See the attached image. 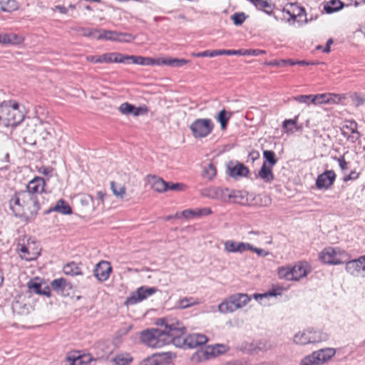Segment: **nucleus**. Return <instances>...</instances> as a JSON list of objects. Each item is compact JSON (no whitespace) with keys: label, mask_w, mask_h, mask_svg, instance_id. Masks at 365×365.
Returning <instances> with one entry per match:
<instances>
[{"label":"nucleus","mask_w":365,"mask_h":365,"mask_svg":"<svg viewBox=\"0 0 365 365\" xmlns=\"http://www.w3.org/2000/svg\"><path fill=\"white\" fill-rule=\"evenodd\" d=\"M175 319H160L158 324L164 328H151L140 331V341L150 348H161L173 343L174 344L175 333L179 331L175 327Z\"/></svg>","instance_id":"1"},{"label":"nucleus","mask_w":365,"mask_h":365,"mask_svg":"<svg viewBox=\"0 0 365 365\" xmlns=\"http://www.w3.org/2000/svg\"><path fill=\"white\" fill-rule=\"evenodd\" d=\"M10 208L16 216L33 220L40 210L38 198L29 192H16L10 200Z\"/></svg>","instance_id":"2"},{"label":"nucleus","mask_w":365,"mask_h":365,"mask_svg":"<svg viewBox=\"0 0 365 365\" xmlns=\"http://www.w3.org/2000/svg\"><path fill=\"white\" fill-rule=\"evenodd\" d=\"M24 117V107L15 100L4 101L0 104V123L4 125L16 127Z\"/></svg>","instance_id":"3"},{"label":"nucleus","mask_w":365,"mask_h":365,"mask_svg":"<svg viewBox=\"0 0 365 365\" xmlns=\"http://www.w3.org/2000/svg\"><path fill=\"white\" fill-rule=\"evenodd\" d=\"M175 327L179 330L175 333L174 345L177 347L193 349L205 344L207 341L206 336L201 334L185 335V327L176 319Z\"/></svg>","instance_id":"4"},{"label":"nucleus","mask_w":365,"mask_h":365,"mask_svg":"<svg viewBox=\"0 0 365 365\" xmlns=\"http://www.w3.org/2000/svg\"><path fill=\"white\" fill-rule=\"evenodd\" d=\"M250 300L251 297L247 294H234L225 299L218 305V310L222 314L232 313L246 306Z\"/></svg>","instance_id":"5"},{"label":"nucleus","mask_w":365,"mask_h":365,"mask_svg":"<svg viewBox=\"0 0 365 365\" xmlns=\"http://www.w3.org/2000/svg\"><path fill=\"white\" fill-rule=\"evenodd\" d=\"M53 129L46 122H43L39 118H33L27 123L24 130V138L32 134L38 135L42 140H48L52 136Z\"/></svg>","instance_id":"6"},{"label":"nucleus","mask_w":365,"mask_h":365,"mask_svg":"<svg viewBox=\"0 0 365 365\" xmlns=\"http://www.w3.org/2000/svg\"><path fill=\"white\" fill-rule=\"evenodd\" d=\"M16 250L19 253V257L26 261L34 260L40 255L35 241L26 236L19 239Z\"/></svg>","instance_id":"7"},{"label":"nucleus","mask_w":365,"mask_h":365,"mask_svg":"<svg viewBox=\"0 0 365 365\" xmlns=\"http://www.w3.org/2000/svg\"><path fill=\"white\" fill-rule=\"evenodd\" d=\"M264 50L259 49H239V50H207L199 53H192V56L195 57H215L220 55H240V56H259L264 54Z\"/></svg>","instance_id":"8"},{"label":"nucleus","mask_w":365,"mask_h":365,"mask_svg":"<svg viewBox=\"0 0 365 365\" xmlns=\"http://www.w3.org/2000/svg\"><path fill=\"white\" fill-rule=\"evenodd\" d=\"M322 262L329 264H340L349 259V255L337 248L327 247L319 255Z\"/></svg>","instance_id":"9"},{"label":"nucleus","mask_w":365,"mask_h":365,"mask_svg":"<svg viewBox=\"0 0 365 365\" xmlns=\"http://www.w3.org/2000/svg\"><path fill=\"white\" fill-rule=\"evenodd\" d=\"M214 126L210 118H197L190 124V129L194 138H203L212 132Z\"/></svg>","instance_id":"10"},{"label":"nucleus","mask_w":365,"mask_h":365,"mask_svg":"<svg viewBox=\"0 0 365 365\" xmlns=\"http://www.w3.org/2000/svg\"><path fill=\"white\" fill-rule=\"evenodd\" d=\"M225 351V346L222 344H215V346H207L204 349L197 350L192 356L193 361H206L212 357L218 356Z\"/></svg>","instance_id":"11"},{"label":"nucleus","mask_w":365,"mask_h":365,"mask_svg":"<svg viewBox=\"0 0 365 365\" xmlns=\"http://www.w3.org/2000/svg\"><path fill=\"white\" fill-rule=\"evenodd\" d=\"M96 39L119 42H130L133 39L128 34L119 33L115 31L98 29Z\"/></svg>","instance_id":"12"},{"label":"nucleus","mask_w":365,"mask_h":365,"mask_svg":"<svg viewBox=\"0 0 365 365\" xmlns=\"http://www.w3.org/2000/svg\"><path fill=\"white\" fill-rule=\"evenodd\" d=\"M157 291L158 289L155 287H140L126 299L125 304L133 305L140 302L148 297L154 294Z\"/></svg>","instance_id":"13"},{"label":"nucleus","mask_w":365,"mask_h":365,"mask_svg":"<svg viewBox=\"0 0 365 365\" xmlns=\"http://www.w3.org/2000/svg\"><path fill=\"white\" fill-rule=\"evenodd\" d=\"M346 271L354 277L365 274V255L355 259H348L345 262Z\"/></svg>","instance_id":"14"},{"label":"nucleus","mask_w":365,"mask_h":365,"mask_svg":"<svg viewBox=\"0 0 365 365\" xmlns=\"http://www.w3.org/2000/svg\"><path fill=\"white\" fill-rule=\"evenodd\" d=\"M26 285L29 292L31 293L46 297L51 296L50 287L43 279L38 277L31 279L27 282Z\"/></svg>","instance_id":"15"},{"label":"nucleus","mask_w":365,"mask_h":365,"mask_svg":"<svg viewBox=\"0 0 365 365\" xmlns=\"http://www.w3.org/2000/svg\"><path fill=\"white\" fill-rule=\"evenodd\" d=\"M46 182L43 178L36 177L30 180L26 186V190L21 191V192H29L33 197H38L44 191Z\"/></svg>","instance_id":"16"},{"label":"nucleus","mask_w":365,"mask_h":365,"mask_svg":"<svg viewBox=\"0 0 365 365\" xmlns=\"http://www.w3.org/2000/svg\"><path fill=\"white\" fill-rule=\"evenodd\" d=\"M118 58L120 60L119 63L127 64L134 63L138 65L150 66L156 63L155 61L151 58L140 56L123 55L120 53H119Z\"/></svg>","instance_id":"17"},{"label":"nucleus","mask_w":365,"mask_h":365,"mask_svg":"<svg viewBox=\"0 0 365 365\" xmlns=\"http://www.w3.org/2000/svg\"><path fill=\"white\" fill-rule=\"evenodd\" d=\"M140 365H174L171 361V353L167 352L163 354L153 355L143 361Z\"/></svg>","instance_id":"18"},{"label":"nucleus","mask_w":365,"mask_h":365,"mask_svg":"<svg viewBox=\"0 0 365 365\" xmlns=\"http://www.w3.org/2000/svg\"><path fill=\"white\" fill-rule=\"evenodd\" d=\"M119 53L118 52H112V53H106L101 56H88L86 59L89 62L95 63H119L120 60L118 58Z\"/></svg>","instance_id":"19"},{"label":"nucleus","mask_w":365,"mask_h":365,"mask_svg":"<svg viewBox=\"0 0 365 365\" xmlns=\"http://www.w3.org/2000/svg\"><path fill=\"white\" fill-rule=\"evenodd\" d=\"M341 134L352 143L356 142L360 138L355 121H349L344 125L341 128Z\"/></svg>","instance_id":"20"},{"label":"nucleus","mask_w":365,"mask_h":365,"mask_svg":"<svg viewBox=\"0 0 365 365\" xmlns=\"http://www.w3.org/2000/svg\"><path fill=\"white\" fill-rule=\"evenodd\" d=\"M335 178L336 174L334 170H327L318 176L316 181V185L319 189H328L333 185Z\"/></svg>","instance_id":"21"},{"label":"nucleus","mask_w":365,"mask_h":365,"mask_svg":"<svg viewBox=\"0 0 365 365\" xmlns=\"http://www.w3.org/2000/svg\"><path fill=\"white\" fill-rule=\"evenodd\" d=\"M111 270L112 268L108 262L101 261L96 264L94 274L99 281L104 282L109 277Z\"/></svg>","instance_id":"22"},{"label":"nucleus","mask_w":365,"mask_h":365,"mask_svg":"<svg viewBox=\"0 0 365 365\" xmlns=\"http://www.w3.org/2000/svg\"><path fill=\"white\" fill-rule=\"evenodd\" d=\"M310 272V268L307 262H300L292 266V281H298L305 277Z\"/></svg>","instance_id":"23"},{"label":"nucleus","mask_w":365,"mask_h":365,"mask_svg":"<svg viewBox=\"0 0 365 365\" xmlns=\"http://www.w3.org/2000/svg\"><path fill=\"white\" fill-rule=\"evenodd\" d=\"M67 360L70 365H94L96 361V359L90 354L69 355L67 356Z\"/></svg>","instance_id":"24"},{"label":"nucleus","mask_w":365,"mask_h":365,"mask_svg":"<svg viewBox=\"0 0 365 365\" xmlns=\"http://www.w3.org/2000/svg\"><path fill=\"white\" fill-rule=\"evenodd\" d=\"M148 182L152 189L158 192H163L168 190L169 182L155 175H148Z\"/></svg>","instance_id":"25"},{"label":"nucleus","mask_w":365,"mask_h":365,"mask_svg":"<svg viewBox=\"0 0 365 365\" xmlns=\"http://www.w3.org/2000/svg\"><path fill=\"white\" fill-rule=\"evenodd\" d=\"M335 353L336 351L334 349L326 348L314 351L312 354H314L317 364L321 365L334 356Z\"/></svg>","instance_id":"26"},{"label":"nucleus","mask_w":365,"mask_h":365,"mask_svg":"<svg viewBox=\"0 0 365 365\" xmlns=\"http://www.w3.org/2000/svg\"><path fill=\"white\" fill-rule=\"evenodd\" d=\"M118 110L123 115H133L134 116H138L146 112L145 108H143L142 107H135V106L128 103H122L119 106Z\"/></svg>","instance_id":"27"},{"label":"nucleus","mask_w":365,"mask_h":365,"mask_svg":"<svg viewBox=\"0 0 365 365\" xmlns=\"http://www.w3.org/2000/svg\"><path fill=\"white\" fill-rule=\"evenodd\" d=\"M51 212H57L62 215H71L72 209L64 200L60 199L53 207L49 208L46 212L50 213Z\"/></svg>","instance_id":"28"},{"label":"nucleus","mask_w":365,"mask_h":365,"mask_svg":"<svg viewBox=\"0 0 365 365\" xmlns=\"http://www.w3.org/2000/svg\"><path fill=\"white\" fill-rule=\"evenodd\" d=\"M258 176L265 182H271L274 179L272 167L267 166V163L264 162L262 166L258 172Z\"/></svg>","instance_id":"29"},{"label":"nucleus","mask_w":365,"mask_h":365,"mask_svg":"<svg viewBox=\"0 0 365 365\" xmlns=\"http://www.w3.org/2000/svg\"><path fill=\"white\" fill-rule=\"evenodd\" d=\"M189 61L183 58H160L156 61V63L158 65L163 64L170 66L171 67H181L187 64Z\"/></svg>","instance_id":"30"},{"label":"nucleus","mask_w":365,"mask_h":365,"mask_svg":"<svg viewBox=\"0 0 365 365\" xmlns=\"http://www.w3.org/2000/svg\"><path fill=\"white\" fill-rule=\"evenodd\" d=\"M248 173V168L242 164L236 165L232 168L229 167V175L231 177H245Z\"/></svg>","instance_id":"31"},{"label":"nucleus","mask_w":365,"mask_h":365,"mask_svg":"<svg viewBox=\"0 0 365 365\" xmlns=\"http://www.w3.org/2000/svg\"><path fill=\"white\" fill-rule=\"evenodd\" d=\"M133 359L129 353L123 352L116 354L112 359L115 365H129Z\"/></svg>","instance_id":"32"},{"label":"nucleus","mask_w":365,"mask_h":365,"mask_svg":"<svg viewBox=\"0 0 365 365\" xmlns=\"http://www.w3.org/2000/svg\"><path fill=\"white\" fill-rule=\"evenodd\" d=\"M333 97L337 98V95L331 93H323L318 95H312V103L314 105L329 103L331 101H334Z\"/></svg>","instance_id":"33"},{"label":"nucleus","mask_w":365,"mask_h":365,"mask_svg":"<svg viewBox=\"0 0 365 365\" xmlns=\"http://www.w3.org/2000/svg\"><path fill=\"white\" fill-rule=\"evenodd\" d=\"M309 335L310 334L309 333L308 329L299 331L294 336V342L300 345L311 344Z\"/></svg>","instance_id":"34"},{"label":"nucleus","mask_w":365,"mask_h":365,"mask_svg":"<svg viewBox=\"0 0 365 365\" xmlns=\"http://www.w3.org/2000/svg\"><path fill=\"white\" fill-rule=\"evenodd\" d=\"M52 289L57 292H62L66 288H71V284L64 278L55 279L51 282Z\"/></svg>","instance_id":"35"},{"label":"nucleus","mask_w":365,"mask_h":365,"mask_svg":"<svg viewBox=\"0 0 365 365\" xmlns=\"http://www.w3.org/2000/svg\"><path fill=\"white\" fill-rule=\"evenodd\" d=\"M308 331L310 334V343H319L328 339V335L320 331L308 329Z\"/></svg>","instance_id":"36"},{"label":"nucleus","mask_w":365,"mask_h":365,"mask_svg":"<svg viewBox=\"0 0 365 365\" xmlns=\"http://www.w3.org/2000/svg\"><path fill=\"white\" fill-rule=\"evenodd\" d=\"M344 6L343 2L340 0H331L324 6V10L327 14H331L339 11Z\"/></svg>","instance_id":"37"},{"label":"nucleus","mask_w":365,"mask_h":365,"mask_svg":"<svg viewBox=\"0 0 365 365\" xmlns=\"http://www.w3.org/2000/svg\"><path fill=\"white\" fill-rule=\"evenodd\" d=\"M110 189L113 195L118 199H123L125 195V187L115 181L110 182Z\"/></svg>","instance_id":"38"},{"label":"nucleus","mask_w":365,"mask_h":365,"mask_svg":"<svg viewBox=\"0 0 365 365\" xmlns=\"http://www.w3.org/2000/svg\"><path fill=\"white\" fill-rule=\"evenodd\" d=\"M63 271L66 275L76 276L82 274L81 268L75 262L68 263L63 267Z\"/></svg>","instance_id":"39"},{"label":"nucleus","mask_w":365,"mask_h":365,"mask_svg":"<svg viewBox=\"0 0 365 365\" xmlns=\"http://www.w3.org/2000/svg\"><path fill=\"white\" fill-rule=\"evenodd\" d=\"M231 116L232 113L227 112L225 109H222L218 113L217 115L216 116V119L220 122L221 128L222 130L226 128Z\"/></svg>","instance_id":"40"},{"label":"nucleus","mask_w":365,"mask_h":365,"mask_svg":"<svg viewBox=\"0 0 365 365\" xmlns=\"http://www.w3.org/2000/svg\"><path fill=\"white\" fill-rule=\"evenodd\" d=\"M282 290V288L278 287L277 289H273L272 290H269V292H265L264 294H255L253 295V297L257 301H259L262 304V302H260V300H262L264 298H268V297H277L278 295H280Z\"/></svg>","instance_id":"41"},{"label":"nucleus","mask_w":365,"mask_h":365,"mask_svg":"<svg viewBox=\"0 0 365 365\" xmlns=\"http://www.w3.org/2000/svg\"><path fill=\"white\" fill-rule=\"evenodd\" d=\"M278 276L280 279L292 281V266L280 267L277 271Z\"/></svg>","instance_id":"42"},{"label":"nucleus","mask_w":365,"mask_h":365,"mask_svg":"<svg viewBox=\"0 0 365 365\" xmlns=\"http://www.w3.org/2000/svg\"><path fill=\"white\" fill-rule=\"evenodd\" d=\"M17 4L15 0H4L0 4V9L3 11L11 12L17 9Z\"/></svg>","instance_id":"43"},{"label":"nucleus","mask_w":365,"mask_h":365,"mask_svg":"<svg viewBox=\"0 0 365 365\" xmlns=\"http://www.w3.org/2000/svg\"><path fill=\"white\" fill-rule=\"evenodd\" d=\"M76 31L80 32L83 36L96 38L98 29L80 27L76 29Z\"/></svg>","instance_id":"44"},{"label":"nucleus","mask_w":365,"mask_h":365,"mask_svg":"<svg viewBox=\"0 0 365 365\" xmlns=\"http://www.w3.org/2000/svg\"><path fill=\"white\" fill-rule=\"evenodd\" d=\"M263 157L271 167H273L277 162L275 158V153L272 150H264Z\"/></svg>","instance_id":"45"},{"label":"nucleus","mask_w":365,"mask_h":365,"mask_svg":"<svg viewBox=\"0 0 365 365\" xmlns=\"http://www.w3.org/2000/svg\"><path fill=\"white\" fill-rule=\"evenodd\" d=\"M216 168L213 164L210 163L203 170V176L208 180H212L216 175Z\"/></svg>","instance_id":"46"},{"label":"nucleus","mask_w":365,"mask_h":365,"mask_svg":"<svg viewBox=\"0 0 365 365\" xmlns=\"http://www.w3.org/2000/svg\"><path fill=\"white\" fill-rule=\"evenodd\" d=\"M237 243H238V242H235L234 240H227V241H225L223 243L225 251L228 252V253H237Z\"/></svg>","instance_id":"47"},{"label":"nucleus","mask_w":365,"mask_h":365,"mask_svg":"<svg viewBox=\"0 0 365 365\" xmlns=\"http://www.w3.org/2000/svg\"><path fill=\"white\" fill-rule=\"evenodd\" d=\"M231 19L236 26L242 25L246 19V16L243 12L235 13L232 16Z\"/></svg>","instance_id":"48"},{"label":"nucleus","mask_w":365,"mask_h":365,"mask_svg":"<svg viewBox=\"0 0 365 365\" xmlns=\"http://www.w3.org/2000/svg\"><path fill=\"white\" fill-rule=\"evenodd\" d=\"M198 209L195 210H185L182 212V215L187 219H191L194 217H199Z\"/></svg>","instance_id":"49"},{"label":"nucleus","mask_w":365,"mask_h":365,"mask_svg":"<svg viewBox=\"0 0 365 365\" xmlns=\"http://www.w3.org/2000/svg\"><path fill=\"white\" fill-rule=\"evenodd\" d=\"M252 245L248 242H238L237 253H243L246 251H250Z\"/></svg>","instance_id":"50"},{"label":"nucleus","mask_w":365,"mask_h":365,"mask_svg":"<svg viewBox=\"0 0 365 365\" xmlns=\"http://www.w3.org/2000/svg\"><path fill=\"white\" fill-rule=\"evenodd\" d=\"M294 100L301 103L309 104V102L312 103V95H301L294 97Z\"/></svg>","instance_id":"51"},{"label":"nucleus","mask_w":365,"mask_h":365,"mask_svg":"<svg viewBox=\"0 0 365 365\" xmlns=\"http://www.w3.org/2000/svg\"><path fill=\"white\" fill-rule=\"evenodd\" d=\"M300 365H319L314 358V356L313 354L304 357Z\"/></svg>","instance_id":"52"},{"label":"nucleus","mask_w":365,"mask_h":365,"mask_svg":"<svg viewBox=\"0 0 365 365\" xmlns=\"http://www.w3.org/2000/svg\"><path fill=\"white\" fill-rule=\"evenodd\" d=\"M132 324H125L118 330L117 335L118 336H123L126 335L132 329Z\"/></svg>","instance_id":"53"},{"label":"nucleus","mask_w":365,"mask_h":365,"mask_svg":"<svg viewBox=\"0 0 365 365\" xmlns=\"http://www.w3.org/2000/svg\"><path fill=\"white\" fill-rule=\"evenodd\" d=\"M192 300V298H184L179 301L178 306L181 309L187 308L195 304L194 302H191Z\"/></svg>","instance_id":"54"},{"label":"nucleus","mask_w":365,"mask_h":365,"mask_svg":"<svg viewBox=\"0 0 365 365\" xmlns=\"http://www.w3.org/2000/svg\"><path fill=\"white\" fill-rule=\"evenodd\" d=\"M333 159L338 162L339 165L342 171H345L348 169V163L345 160L344 156L339 158L334 157Z\"/></svg>","instance_id":"55"},{"label":"nucleus","mask_w":365,"mask_h":365,"mask_svg":"<svg viewBox=\"0 0 365 365\" xmlns=\"http://www.w3.org/2000/svg\"><path fill=\"white\" fill-rule=\"evenodd\" d=\"M252 3L259 9L269 7V3L264 0H253Z\"/></svg>","instance_id":"56"},{"label":"nucleus","mask_w":365,"mask_h":365,"mask_svg":"<svg viewBox=\"0 0 365 365\" xmlns=\"http://www.w3.org/2000/svg\"><path fill=\"white\" fill-rule=\"evenodd\" d=\"M289 61H292L291 59H282L279 61H273L271 62H269L267 64L270 66H284L287 64H289Z\"/></svg>","instance_id":"57"},{"label":"nucleus","mask_w":365,"mask_h":365,"mask_svg":"<svg viewBox=\"0 0 365 365\" xmlns=\"http://www.w3.org/2000/svg\"><path fill=\"white\" fill-rule=\"evenodd\" d=\"M38 173L43 175H51L53 172V169L50 167L41 166L38 170Z\"/></svg>","instance_id":"58"},{"label":"nucleus","mask_w":365,"mask_h":365,"mask_svg":"<svg viewBox=\"0 0 365 365\" xmlns=\"http://www.w3.org/2000/svg\"><path fill=\"white\" fill-rule=\"evenodd\" d=\"M250 251H252L255 252L258 256H262L265 257L269 255V252L265 251L263 249L255 247L252 245V249L250 250Z\"/></svg>","instance_id":"59"},{"label":"nucleus","mask_w":365,"mask_h":365,"mask_svg":"<svg viewBox=\"0 0 365 365\" xmlns=\"http://www.w3.org/2000/svg\"><path fill=\"white\" fill-rule=\"evenodd\" d=\"M359 177V173L356 171H351L348 175L344 178V181L347 182L351 180H356Z\"/></svg>","instance_id":"60"},{"label":"nucleus","mask_w":365,"mask_h":365,"mask_svg":"<svg viewBox=\"0 0 365 365\" xmlns=\"http://www.w3.org/2000/svg\"><path fill=\"white\" fill-rule=\"evenodd\" d=\"M314 64L312 62H307L305 61H289V65L294 66V65H301V66H308V65H313Z\"/></svg>","instance_id":"61"},{"label":"nucleus","mask_w":365,"mask_h":365,"mask_svg":"<svg viewBox=\"0 0 365 365\" xmlns=\"http://www.w3.org/2000/svg\"><path fill=\"white\" fill-rule=\"evenodd\" d=\"M198 213H199V217H202V216H206V215H208L210 214H211L212 211L210 208L208 207H204V208H202V209H198Z\"/></svg>","instance_id":"62"},{"label":"nucleus","mask_w":365,"mask_h":365,"mask_svg":"<svg viewBox=\"0 0 365 365\" xmlns=\"http://www.w3.org/2000/svg\"><path fill=\"white\" fill-rule=\"evenodd\" d=\"M183 187H184V185L181 184V183H172L171 185L169 184L168 190H182V188Z\"/></svg>","instance_id":"63"},{"label":"nucleus","mask_w":365,"mask_h":365,"mask_svg":"<svg viewBox=\"0 0 365 365\" xmlns=\"http://www.w3.org/2000/svg\"><path fill=\"white\" fill-rule=\"evenodd\" d=\"M296 124H297V118H295L294 119L285 120L283 122V127L284 128H287L288 127V125H296Z\"/></svg>","instance_id":"64"}]
</instances>
